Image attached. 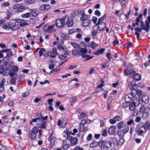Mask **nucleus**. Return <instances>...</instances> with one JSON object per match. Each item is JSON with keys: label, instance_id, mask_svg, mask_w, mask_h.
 <instances>
[{"label": "nucleus", "instance_id": "nucleus-1", "mask_svg": "<svg viewBox=\"0 0 150 150\" xmlns=\"http://www.w3.org/2000/svg\"><path fill=\"white\" fill-rule=\"evenodd\" d=\"M73 24V21L69 18L68 16H66L61 19H57L55 21V25L58 28H63L64 25L67 24L68 27H71Z\"/></svg>", "mask_w": 150, "mask_h": 150}, {"label": "nucleus", "instance_id": "nucleus-2", "mask_svg": "<svg viewBox=\"0 0 150 150\" xmlns=\"http://www.w3.org/2000/svg\"><path fill=\"white\" fill-rule=\"evenodd\" d=\"M112 145L111 142L109 141L101 140L99 142V146L101 150H109Z\"/></svg>", "mask_w": 150, "mask_h": 150}, {"label": "nucleus", "instance_id": "nucleus-3", "mask_svg": "<svg viewBox=\"0 0 150 150\" xmlns=\"http://www.w3.org/2000/svg\"><path fill=\"white\" fill-rule=\"evenodd\" d=\"M131 90H135L136 92V95H137L138 96V98L139 99H137V100H134V101L136 102V105L138 104V101H136V100L138 99L139 100L141 98V87L137 84H134L133 85V83L132 84H130L129 86Z\"/></svg>", "mask_w": 150, "mask_h": 150}, {"label": "nucleus", "instance_id": "nucleus-4", "mask_svg": "<svg viewBox=\"0 0 150 150\" xmlns=\"http://www.w3.org/2000/svg\"><path fill=\"white\" fill-rule=\"evenodd\" d=\"M37 127H33L32 130L29 131V136L30 139H34L36 138V134L38 133Z\"/></svg>", "mask_w": 150, "mask_h": 150}, {"label": "nucleus", "instance_id": "nucleus-5", "mask_svg": "<svg viewBox=\"0 0 150 150\" xmlns=\"http://www.w3.org/2000/svg\"><path fill=\"white\" fill-rule=\"evenodd\" d=\"M148 21H145L146 26L144 23L141 21V29L144 30L148 33L149 31V23H150V16H148L147 18Z\"/></svg>", "mask_w": 150, "mask_h": 150}, {"label": "nucleus", "instance_id": "nucleus-6", "mask_svg": "<svg viewBox=\"0 0 150 150\" xmlns=\"http://www.w3.org/2000/svg\"><path fill=\"white\" fill-rule=\"evenodd\" d=\"M142 107L141 112L143 113L142 117L144 119H146L149 115L147 109H148L149 108L147 107H145V105L143 104H142Z\"/></svg>", "mask_w": 150, "mask_h": 150}, {"label": "nucleus", "instance_id": "nucleus-7", "mask_svg": "<svg viewBox=\"0 0 150 150\" xmlns=\"http://www.w3.org/2000/svg\"><path fill=\"white\" fill-rule=\"evenodd\" d=\"M143 92L141 91V96H142V98H141V101H142L141 103V106L142 104L144 105L145 107H146V104L148 103L149 101V97L146 94H144L143 95ZM141 107H142L141 106Z\"/></svg>", "mask_w": 150, "mask_h": 150}, {"label": "nucleus", "instance_id": "nucleus-8", "mask_svg": "<svg viewBox=\"0 0 150 150\" xmlns=\"http://www.w3.org/2000/svg\"><path fill=\"white\" fill-rule=\"evenodd\" d=\"M58 54V53L57 52V49L56 48L54 49L52 52L48 51L47 53V56L45 55H44L46 57L47 56L50 57L52 58H54Z\"/></svg>", "mask_w": 150, "mask_h": 150}, {"label": "nucleus", "instance_id": "nucleus-9", "mask_svg": "<svg viewBox=\"0 0 150 150\" xmlns=\"http://www.w3.org/2000/svg\"><path fill=\"white\" fill-rule=\"evenodd\" d=\"M54 25H52L48 27L47 28V26L44 25L43 27V30L45 32H46L48 33H51L54 32L56 30L53 28Z\"/></svg>", "mask_w": 150, "mask_h": 150}, {"label": "nucleus", "instance_id": "nucleus-10", "mask_svg": "<svg viewBox=\"0 0 150 150\" xmlns=\"http://www.w3.org/2000/svg\"><path fill=\"white\" fill-rule=\"evenodd\" d=\"M136 101H138V104L136 105L135 101H133L129 103V109L131 111H134L135 108L136 106H138L140 103V100L138 99L136 100Z\"/></svg>", "mask_w": 150, "mask_h": 150}, {"label": "nucleus", "instance_id": "nucleus-11", "mask_svg": "<svg viewBox=\"0 0 150 150\" xmlns=\"http://www.w3.org/2000/svg\"><path fill=\"white\" fill-rule=\"evenodd\" d=\"M67 122V119L65 118L61 121L60 119L58 120L57 122V125L59 126L63 127L65 126Z\"/></svg>", "mask_w": 150, "mask_h": 150}, {"label": "nucleus", "instance_id": "nucleus-12", "mask_svg": "<svg viewBox=\"0 0 150 150\" xmlns=\"http://www.w3.org/2000/svg\"><path fill=\"white\" fill-rule=\"evenodd\" d=\"M62 149L67 150L69 147L70 145L68 143H67L66 139H62Z\"/></svg>", "mask_w": 150, "mask_h": 150}, {"label": "nucleus", "instance_id": "nucleus-13", "mask_svg": "<svg viewBox=\"0 0 150 150\" xmlns=\"http://www.w3.org/2000/svg\"><path fill=\"white\" fill-rule=\"evenodd\" d=\"M57 140V138L54 137H52L51 135L48 138V140L50 142V146L51 147H52L54 146V144L55 142Z\"/></svg>", "mask_w": 150, "mask_h": 150}, {"label": "nucleus", "instance_id": "nucleus-14", "mask_svg": "<svg viewBox=\"0 0 150 150\" xmlns=\"http://www.w3.org/2000/svg\"><path fill=\"white\" fill-rule=\"evenodd\" d=\"M143 125L142 128H144V130H141V133H144L146 132V130L150 128V124L148 122H146L144 124V125L142 124Z\"/></svg>", "mask_w": 150, "mask_h": 150}, {"label": "nucleus", "instance_id": "nucleus-15", "mask_svg": "<svg viewBox=\"0 0 150 150\" xmlns=\"http://www.w3.org/2000/svg\"><path fill=\"white\" fill-rule=\"evenodd\" d=\"M36 118L38 120H41L42 121L46 120L47 119V116L43 117L42 116L41 113H37L36 114Z\"/></svg>", "mask_w": 150, "mask_h": 150}, {"label": "nucleus", "instance_id": "nucleus-16", "mask_svg": "<svg viewBox=\"0 0 150 150\" xmlns=\"http://www.w3.org/2000/svg\"><path fill=\"white\" fill-rule=\"evenodd\" d=\"M50 8V5L47 4H43L40 7L39 9L40 11H43L48 10Z\"/></svg>", "mask_w": 150, "mask_h": 150}, {"label": "nucleus", "instance_id": "nucleus-17", "mask_svg": "<svg viewBox=\"0 0 150 150\" xmlns=\"http://www.w3.org/2000/svg\"><path fill=\"white\" fill-rule=\"evenodd\" d=\"M116 127L115 126H111L108 129V132L110 134L113 135L115 134Z\"/></svg>", "mask_w": 150, "mask_h": 150}, {"label": "nucleus", "instance_id": "nucleus-18", "mask_svg": "<svg viewBox=\"0 0 150 150\" xmlns=\"http://www.w3.org/2000/svg\"><path fill=\"white\" fill-rule=\"evenodd\" d=\"M5 81V79H0V92H2L4 90V86Z\"/></svg>", "mask_w": 150, "mask_h": 150}, {"label": "nucleus", "instance_id": "nucleus-19", "mask_svg": "<svg viewBox=\"0 0 150 150\" xmlns=\"http://www.w3.org/2000/svg\"><path fill=\"white\" fill-rule=\"evenodd\" d=\"M98 25L97 28L98 30H104L106 26V23L104 22L101 23Z\"/></svg>", "mask_w": 150, "mask_h": 150}, {"label": "nucleus", "instance_id": "nucleus-20", "mask_svg": "<svg viewBox=\"0 0 150 150\" xmlns=\"http://www.w3.org/2000/svg\"><path fill=\"white\" fill-rule=\"evenodd\" d=\"M132 95L131 94L128 93L125 96L124 100L125 102L129 103L132 100Z\"/></svg>", "mask_w": 150, "mask_h": 150}, {"label": "nucleus", "instance_id": "nucleus-21", "mask_svg": "<svg viewBox=\"0 0 150 150\" xmlns=\"http://www.w3.org/2000/svg\"><path fill=\"white\" fill-rule=\"evenodd\" d=\"M106 17L107 14L105 13L103 16L98 19L97 23L96 25V26L98 25H99L101 23H102V21H103V20L106 18Z\"/></svg>", "mask_w": 150, "mask_h": 150}, {"label": "nucleus", "instance_id": "nucleus-22", "mask_svg": "<svg viewBox=\"0 0 150 150\" xmlns=\"http://www.w3.org/2000/svg\"><path fill=\"white\" fill-rule=\"evenodd\" d=\"M134 30L136 31L135 34L137 36V39L138 40L139 39L140 35L139 32H141V28H139L136 27L134 28Z\"/></svg>", "mask_w": 150, "mask_h": 150}, {"label": "nucleus", "instance_id": "nucleus-23", "mask_svg": "<svg viewBox=\"0 0 150 150\" xmlns=\"http://www.w3.org/2000/svg\"><path fill=\"white\" fill-rule=\"evenodd\" d=\"M46 127V123L45 121H42L39 124L38 127L39 128L42 129H45Z\"/></svg>", "mask_w": 150, "mask_h": 150}, {"label": "nucleus", "instance_id": "nucleus-24", "mask_svg": "<svg viewBox=\"0 0 150 150\" xmlns=\"http://www.w3.org/2000/svg\"><path fill=\"white\" fill-rule=\"evenodd\" d=\"M105 48H102L98 50L95 52V54L99 55L103 53L105 51Z\"/></svg>", "mask_w": 150, "mask_h": 150}, {"label": "nucleus", "instance_id": "nucleus-25", "mask_svg": "<svg viewBox=\"0 0 150 150\" xmlns=\"http://www.w3.org/2000/svg\"><path fill=\"white\" fill-rule=\"evenodd\" d=\"M135 131L137 134L139 135H141V125L140 124L137 125L135 129Z\"/></svg>", "mask_w": 150, "mask_h": 150}, {"label": "nucleus", "instance_id": "nucleus-26", "mask_svg": "<svg viewBox=\"0 0 150 150\" xmlns=\"http://www.w3.org/2000/svg\"><path fill=\"white\" fill-rule=\"evenodd\" d=\"M78 139L76 137H73L71 141V144L72 146H74L77 144Z\"/></svg>", "mask_w": 150, "mask_h": 150}, {"label": "nucleus", "instance_id": "nucleus-27", "mask_svg": "<svg viewBox=\"0 0 150 150\" xmlns=\"http://www.w3.org/2000/svg\"><path fill=\"white\" fill-rule=\"evenodd\" d=\"M70 44L74 48L76 49H78L81 47V45L79 44L76 43L71 42Z\"/></svg>", "mask_w": 150, "mask_h": 150}, {"label": "nucleus", "instance_id": "nucleus-28", "mask_svg": "<svg viewBox=\"0 0 150 150\" xmlns=\"http://www.w3.org/2000/svg\"><path fill=\"white\" fill-rule=\"evenodd\" d=\"M11 79L10 81V83L13 85H14L16 83V80L17 79V76H14L13 77H11Z\"/></svg>", "mask_w": 150, "mask_h": 150}, {"label": "nucleus", "instance_id": "nucleus-29", "mask_svg": "<svg viewBox=\"0 0 150 150\" xmlns=\"http://www.w3.org/2000/svg\"><path fill=\"white\" fill-rule=\"evenodd\" d=\"M98 145L99 146V142H94L90 144V147L91 148H93L96 147L98 146Z\"/></svg>", "mask_w": 150, "mask_h": 150}, {"label": "nucleus", "instance_id": "nucleus-30", "mask_svg": "<svg viewBox=\"0 0 150 150\" xmlns=\"http://www.w3.org/2000/svg\"><path fill=\"white\" fill-rule=\"evenodd\" d=\"M79 52L81 53V54H84L87 52V49L85 48H81L80 49Z\"/></svg>", "mask_w": 150, "mask_h": 150}, {"label": "nucleus", "instance_id": "nucleus-31", "mask_svg": "<svg viewBox=\"0 0 150 150\" xmlns=\"http://www.w3.org/2000/svg\"><path fill=\"white\" fill-rule=\"evenodd\" d=\"M28 22V21L26 20H23L21 19V22L20 25L21 27L23 26L27 25L28 24V23H27Z\"/></svg>", "mask_w": 150, "mask_h": 150}, {"label": "nucleus", "instance_id": "nucleus-32", "mask_svg": "<svg viewBox=\"0 0 150 150\" xmlns=\"http://www.w3.org/2000/svg\"><path fill=\"white\" fill-rule=\"evenodd\" d=\"M124 122H119L118 123L117 127L118 129H121L124 127L125 126L126 123L124 124Z\"/></svg>", "mask_w": 150, "mask_h": 150}, {"label": "nucleus", "instance_id": "nucleus-33", "mask_svg": "<svg viewBox=\"0 0 150 150\" xmlns=\"http://www.w3.org/2000/svg\"><path fill=\"white\" fill-rule=\"evenodd\" d=\"M9 28L12 30H14V28L15 23L13 22H9Z\"/></svg>", "mask_w": 150, "mask_h": 150}, {"label": "nucleus", "instance_id": "nucleus-34", "mask_svg": "<svg viewBox=\"0 0 150 150\" xmlns=\"http://www.w3.org/2000/svg\"><path fill=\"white\" fill-rule=\"evenodd\" d=\"M90 22V20H87L84 21L82 24L83 27H86L88 26Z\"/></svg>", "mask_w": 150, "mask_h": 150}, {"label": "nucleus", "instance_id": "nucleus-35", "mask_svg": "<svg viewBox=\"0 0 150 150\" xmlns=\"http://www.w3.org/2000/svg\"><path fill=\"white\" fill-rule=\"evenodd\" d=\"M71 53L72 54L74 55L75 56H79L80 55V53L79 51L77 50H73L72 52Z\"/></svg>", "mask_w": 150, "mask_h": 150}, {"label": "nucleus", "instance_id": "nucleus-36", "mask_svg": "<svg viewBox=\"0 0 150 150\" xmlns=\"http://www.w3.org/2000/svg\"><path fill=\"white\" fill-rule=\"evenodd\" d=\"M60 35L61 38H62L64 40H67L69 38L68 36L63 33H61Z\"/></svg>", "mask_w": 150, "mask_h": 150}, {"label": "nucleus", "instance_id": "nucleus-37", "mask_svg": "<svg viewBox=\"0 0 150 150\" xmlns=\"http://www.w3.org/2000/svg\"><path fill=\"white\" fill-rule=\"evenodd\" d=\"M134 76V79L136 81H139L141 79V76L138 73L136 74Z\"/></svg>", "mask_w": 150, "mask_h": 150}, {"label": "nucleus", "instance_id": "nucleus-38", "mask_svg": "<svg viewBox=\"0 0 150 150\" xmlns=\"http://www.w3.org/2000/svg\"><path fill=\"white\" fill-rule=\"evenodd\" d=\"M98 45V44L95 42H91L89 46L92 48L95 49Z\"/></svg>", "mask_w": 150, "mask_h": 150}, {"label": "nucleus", "instance_id": "nucleus-39", "mask_svg": "<svg viewBox=\"0 0 150 150\" xmlns=\"http://www.w3.org/2000/svg\"><path fill=\"white\" fill-rule=\"evenodd\" d=\"M136 74L135 71L134 69H130L129 71V74L131 77H133Z\"/></svg>", "mask_w": 150, "mask_h": 150}, {"label": "nucleus", "instance_id": "nucleus-40", "mask_svg": "<svg viewBox=\"0 0 150 150\" xmlns=\"http://www.w3.org/2000/svg\"><path fill=\"white\" fill-rule=\"evenodd\" d=\"M124 142V139L122 138H120L119 142H117V144L118 145L122 146Z\"/></svg>", "mask_w": 150, "mask_h": 150}, {"label": "nucleus", "instance_id": "nucleus-41", "mask_svg": "<svg viewBox=\"0 0 150 150\" xmlns=\"http://www.w3.org/2000/svg\"><path fill=\"white\" fill-rule=\"evenodd\" d=\"M140 18H141V14H139V16L135 20V24L138 27L139 26V24L140 21Z\"/></svg>", "mask_w": 150, "mask_h": 150}, {"label": "nucleus", "instance_id": "nucleus-42", "mask_svg": "<svg viewBox=\"0 0 150 150\" xmlns=\"http://www.w3.org/2000/svg\"><path fill=\"white\" fill-rule=\"evenodd\" d=\"M129 129V127L127 126L125 127V128L124 129H122L120 130V131H122L123 132V134H125L128 131Z\"/></svg>", "mask_w": 150, "mask_h": 150}, {"label": "nucleus", "instance_id": "nucleus-43", "mask_svg": "<svg viewBox=\"0 0 150 150\" xmlns=\"http://www.w3.org/2000/svg\"><path fill=\"white\" fill-rule=\"evenodd\" d=\"M12 71L15 72H17L19 69L18 67L17 66H13L11 68Z\"/></svg>", "mask_w": 150, "mask_h": 150}, {"label": "nucleus", "instance_id": "nucleus-44", "mask_svg": "<svg viewBox=\"0 0 150 150\" xmlns=\"http://www.w3.org/2000/svg\"><path fill=\"white\" fill-rule=\"evenodd\" d=\"M30 13L28 12L22 14L21 16L23 18H26L29 17L30 16Z\"/></svg>", "mask_w": 150, "mask_h": 150}, {"label": "nucleus", "instance_id": "nucleus-45", "mask_svg": "<svg viewBox=\"0 0 150 150\" xmlns=\"http://www.w3.org/2000/svg\"><path fill=\"white\" fill-rule=\"evenodd\" d=\"M70 102L71 103V105L73 104L74 103L76 102V100H77L76 97H73L70 98Z\"/></svg>", "mask_w": 150, "mask_h": 150}, {"label": "nucleus", "instance_id": "nucleus-46", "mask_svg": "<svg viewBox=\"0 0 150 150\" xmlns=\"http://www.w3.org/2000/svg\"><path fill=\"white\" fill-rule=\"evenodd\" d=\"M50 64L49 65V69H52L54 67V65L53 63V61L51 60L50 62Z\"/></svg>", "mask_w": 150, "mask_h": 150}, {"label": "nucleus", "instance_id": "nucleus-47", "mask_svg": "<svg viewBox=\"0 0 150 150\" xmlns=\"http://www.w3.org/2000/svg\"><path fill=\"white\" fill-rule=\"evenodd\" d=\"M8 74L9 75V76H11V77H13V76H14L15 75H16L17 74V73L14 72L12 71H10L8 72Z\"/></svg>", "mask_w": 150, "mask_h": 150}, {"label": "nucleus", "instance_id": "nucleus-48", "mask_svg": "<svg viewBox=\"0 0 150 150\" xmlns=\"http://www.w3.org/2000/svg\"><path fill=\"white\" fill-rule=\"evenodd\" d=\"M129 71L128 69H125L124 71V74L125 76H128L129 75Z\"/></svg>", "mask_w": 150, "mask_h": 150}, {"label": "nucleus", "instance_id": "nucleus-49", "mask_svg": "<svg viewBox=\"0 0 150 150\" xmlns=\"http://www.w3.org/2000/svg\"><path fill=\"white\" fill-rule=\"evenodd\" d=\"M3 28L4 29L6 30H9L10 29L9 28V25L8 23H6L5 25H4L3 26Z\"/></svg>", "mask_w": 150, "mask_h": 150}, {"label": "nucleus", "instance_id": "nucleus-50", "mask_svg": "<svg viewBox=\"0 0 150 150\" xmlns=\"http://www.w3.org/2000/svg\"><path fill=\"white\" fill-rule=\"evenodd\" d=\"M45 49L43 48H41L40 49L39 51V56L40 57L42 56L44 52H45Z\"/></svg>", "mask_w": 150, "mask_h": 150}, {"label": "nucleus", "instance_id": "nucleus-51", "mask_svg": "<svg viewBox=\"0 0 150 150\" xmlns=\"http://www.w3.org/2000/svg\"><path fill=\"white\" fill-rule=\"evenodd\" d=\"M36 0H26V3L29 4H32L35 3Z\"/></svg>", "mask_w": 150, "mask_h": 150}, {"label": "nucleus", "instance_id": "nucleus-52", "mask_svg": "<svg viewBox=\"0 0 150 150\" xmlns=\"http://www.w3.org/2000/svg\"><path fill=\"white\" fill-rule=\"evenodd\" d=\"M13 52L12 51H9L6 52V57H4L6 58V57H10L13 55Z\"/></svg>", "mask_w": 150, "mask_h": 150}, {"label": "nucleus", "instance_id": "nucleus-53", "mask_svg": "<svg viewBox=\"0 0 150 150\" xmlns=\"http://www.w3.org/2000/svg\"><path fill=\"white\" fill-rule=\"evenodd\" d=\"M37 131H38V132H39V135L38 136V138L40 139V136H41L42 134V130L41 129H39L37 128Z\"/></svg>", "mask_w": 150, "mask_h": 150}, {"label": "nucleus", "instance_id": "nucleus-54", "mask_svg": "<svg viewBox=\"0 0 150 150\" xmlns=\"http://www.w3.org/2000/svg\"><path fill=\"white\" fill-rule=\"evenodd\" d=\"M92 137V135L91 134H89L86 137V141H88L90 140L91 139Z\"/></svg>", "mask_w": 150, "mask_h": 150}, {"label": "nucleus", "instance_id": "nucleus-55", "mask_svg": "<svg viewBox=\"0 0 150 150\" xmlns=\"http://www.w3.org/2000/svg\"><path fill=\"white\" fill-rule=\"evenodd\" d=\"M108 134L107 131L106 129H103L102 133V135L104 137L106 136Z\"/></svg>", "mask_w": 150, "mask_h": 150}, {"label": "nucleus", "instance_id": "nucleus-56", "mask_svg": "<svg viewBox=\"0 0 150 150\" xmlns=\"http://www.w3.org/2000/svg\"><path fill=\"white\" fill-rule=\"evenodd\" d=\"M129 104V103L126 102L123 103L122 104V107L123 108H125L128 107Z\"/></svg>", "mask_w": 150, "mask_h": 150}, {"label": "nucleus", "instance_id": "nucleus-57", "mask_svg": "<svg viewBox=\"0 0 150 150\" xmlns=\"http://www.w3.org/2000/svg\"><path fill=\"white\" fill-rule=\"evenodd\" d=\"M21 19H20L19 18H16L13 19V21L16 22L19 24H20L21 21Z\"/></svg>", "mask_w": 150, "mask_h": 150}, {"label": "nucleus", "instance_id": "nucleus-58", "mask_svg": "<svg viewBox=\"0 0 150 150\" xmlns=\"http://www.w3.org/2000/svg\"><path fill=\"white\" fill-rule=\"evenodd\" d=\"M97 20V18L95 16H93L92 18V21L94 24H96Z\"/></svg>", "mask_w": 150, "mask_h": 150}, {"label": "nucleus", "instance_id": "nucleus-59", "mask_svg": "<svg viewBox=\"0 0 150 150\" xmlns=\"http://www.w3.org/2000/svg\"><path fill=\"white\" fill-rule=\"evenodd\" d=\"M94 14L95 15H97L98 16H99L101 15V13L100 11L98 10H96L95 11Z\"/></svg>", "mask_w": 150, "mask_h": 150}, {"label": "nucleus", "instance_id": "nucleus-60", "mask_svg": "<svg viewBox=\"0 0 150 150\" xmlns=\"http://www.w3.org/2000/svg\"><path fill=\"white\" fill-rule=\"evenodd\" d=\"M113 119L116 122V121H119L120 119V117L118 115H117Z\"/></svg>", "mask_w": 150, "mask_h": 150}, {"label": "nucleus", "instance_id": "nucleus-61", "mask_svg": "<svg viewBox=\"0 0 150 150\" xmlns=\"http://www.w3.org/2000/svg\"><path fill=\"white\" fill-rule=\"evenodd\" d=\"M53 101V99L52 98L49 99L47 100V101L48 102V104L51 105L52 104V103Z\"/></svg>", "mask_w": 150, "mask_h": 150}, {"label": "nucleus", "instance_id": "nucleus-62", "mask_svg": "<svg viewBox=\"0 0 150 150\" xmlns=\"http://www.w3.org/2000/svg\"><path fill=\"white\" fill-rule=\"evenodd\" d=\"M111 55V54L110 53H108L106 55V57L107 58L109 59V61H110V60L112 58L110 57V55Z\"/></svg>", "mask_w": 150, "mask_h": 150}, {"label": "nucleus", "instance_id": "nucleus-63", "mask_svg": "<svg viewBox=\"0 0 150 150\" xmlns=\"http://www.w3.org/2000/svg\"><path fill=\"white\" fill-rule=\"evenodd\" d=\"M109 122L111 124H114L116 122L114 119H110L109 120Z\"/></svg>", "mask_w": 150, "mask_h": 150}, {"label": "nucleus", "instance_id": "nucleus-64", "mask_svg": "<svg viewBox=\"0 0 150 150\" xmlns=\"http://www.w3.org/2000/svg\"><path fill=\"white\" fill-rule=\"evenodd\" d=\"M73 150H84L83 148H81L80 147L77 146L75 148H74Z\"/></svg>", "mask_w": 150, "mask_h": 150}]
</instances>
